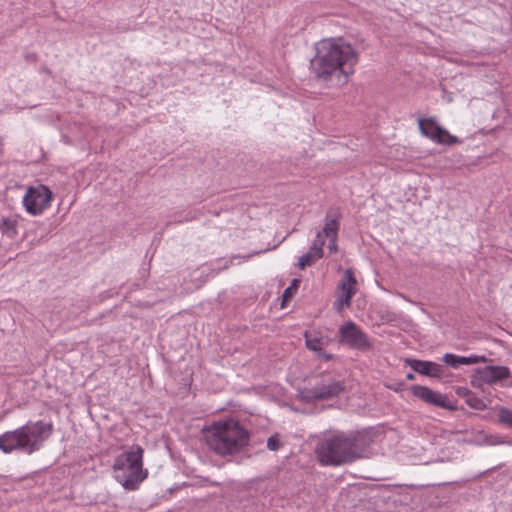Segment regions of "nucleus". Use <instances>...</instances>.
Here are the masks:
<instances>
[{"mask_svg": "<svg viewBox=\"0 0 512 512\" xmlns=\"http://www.w3.org/2000/svg\"><path fill=\"white\" fill-rule=\"evenodd\" d=\"M510 445H512V441L508 442Z\"/></svg>", "mask_w": 512, "mask_h": 512, "instance_id": "f704fd0d", "label": "nucleus"}, {"mask_svg": "<svg viewBox=\"0 0 512 512\" xmlns=\"http://www.w3.org/2000/svg\"><path fill=\"white\" fill-rule=\"evenodd\" d=\"M429 404L440 407V408H444V409H450V410L455 409L453 406H451L447 402L446 396L441 393H438V392H434V396H432V399Z\"/></svg>", "mask_w": 512, "mask_h": 512, "instance_id": "6ab92c4d", "label": "nucleus"}, {"mask_svg": "<svg viewBox=\"0 0 512 512\" xmlns=\"http://www.w3.org/2000/svg\"><path fill=\"white\" fill-rule=\"evenodd\" d=\"M207 446L219 456H232L248 446L249 431L233 418L219 420L209 425L204 432Z\"/></svg>", "mask_w": 512, "mask_h": 512, "instance_id": "7ed1b4c3", "label": "nucleus"}, {"mask_svg": "<svg viewBox=\"0 0 512 512\" xmlns=\"http://www.w3.org/2000/svg\"><path fill=\"white\" fill-rule=\"evenodd\" d=\"M299 285H300V280L293 279L290 286L284 290V293L282 296V298H283L282 307H284V304L286 302L290 301L293 298L294 294L298 290Z\"/></svg>", "mask_w": 512, "mask_h": 512, "instance_id": "412c9836", "label": "nucleus"}, {"mask_svg": "<svg viewBox=\"0 0 512 512\" xmlns=\"http://www.w3.org/2000/svg\"><path fill=\"white\" fill-rule=\"evenodd\" d=\"M345 390L343 381L332 378L322 379L320 383L312 388H302L298 390L297 398L307 404L317 401L330 400L339 396Z\"/></svg>", "mask_w": 512, "mask_h": 512, "instance_id": "423d86ee", "label": "nucleus"}, {"mask_svg": "<svg viewBox=\"0 0 512 512\" xmlns=\"http://www.w3.org/2000/svg\"><path fill=\"white\" fill-rule=\"evenodd\" d=\"M53 432V425L42 420L28 421L21 427L0 435V450L5 454L15 451L32 455L38 452Z\"/></svg>", "mask_w": 512, "mask_h": 512, "instance_id": "20e7f679", "label": "nucleus"}, {"mask_svg": "<svg viewBox=\"0 0 512 512\" xmlns=\"http://www.w3.org/2000/svg\"><path fill=\"white\" fill-rule=\"evenodd\" d=\"M461 365H471V364H477V363H485L487 362L486 356H478V355H471V356H461Z\"/></svg>", "mask_w": 512, "mask_h": 512, "instance_id": "5701e85b", "label": "nucleus"}, {"mask_svg": "<svg viewBox=\"0 0 512 512\" xmlns=\"http://www.w3.org/2000/svg\"><path fill=\"white\" fill-rule=\"evenodd\" d=\"M406 379H407V380H414V379H415V375H414L413 373H408V374L406 375Z\"/></svg>", "mask_w": 512, "mask_h": 512, "instance_id": "7c9ffc66", "label": "nucleus"}, {"mask_svg": "<svg viewBox=\"0 0 512 512\" xmlns=\"http://www.w3.org/2000/svg\"><path fill=\"white\" fill-rule=\"evenodd\" d=\"M410 390H411V393L413 396L421 399L422 401H424L427 404L430 403L432 396H434V392H435L432 389H430L429 387L422 386V385H413V386H411Z\"/></svg>", "mask_w": 512, "mask_h": 512, "instance_id": "dca6fc26", "label": "nucleus"}, {"mask_svg": "<svg viewBox=\"0 0 512 512\" xmlns=\"http://www.w3.org/2000/svg\"><path fill=\"white\" fill-rule=\"evenodd\" d=\"M466 404L475 409V410H484L486 408V404L484 401L479 398L475 393L468 395V399H466Z\"/></svg>", "mask_w": 512, "mask_h": 512, "instance_id": "4be33fe9", "label": "nucleus"}, {"mask_svg": "<svg viewBox=\"0 0 512 512\" xmlns=\"http://www.w3.org/2000/svg\"><path fill=\"white\" fill-rule=\"evenodd\" d=\"M43 71L46 72L47 74H51V71L48 68H44Z\"/></svg>", "mask_w": 512, "mask_h": 512, "instance_id": "473e14b6", "label": "nucleus"}, {"mask_svg": "<svg viewBox=\"0 0 512 512\" xmlns=\"http://www.w3.org/2000/svg\"><path fill=\"white\" fill-rule=\"evenodd\" d=\"M372 443L369 434L339 432L324 436L315 447V455L322 466H340L367 457Z\"/></svg>", "mask_w": 512, "mask_h": 512, "instance_id": "f03ea898", "label": "nucleus"}, {"mask_svg": "<svg viewBox=\"0 0 512 512\" xmlns=\"http://www.w3.org/2000/svg\"><path fill=\"white\" fill-rule=\"evenodd\" d=\"M229 263L230 262H227L224 266H223V269H227L229 267Z\"/></svg>", "mask_w": 512, "mask_h": 512, "instance_id": "72a5a7b5", "label": "nucleus"}, {"mask_svg": "<svg viewBox=\"0 0 512 512\" xmlns=\"http://www.w3.org/2000/svg\"><path fill=\"white\" fill-rule=\"evenodd\" d=\"M25 58L29 62H35L37 60V55L35 53H28L25 55Z\"/></svg>", "mask_w": 512, "mask_h": 512, "instance_id": "c756f323", "label": "nucleus"}, {"mask_svg": "<svg viewBox=\"0 0 512 512\" xmlns=\"http://www.w3.org/2000/svg\"><path fill=\"white\" fill-rule=\"evenodd\" d=\"M358 60V52L342 38L324 39L316 45L310 68L327 86H341L354 73Z\"/></svg>", "mask_w": 512, "mask_h": 512, "instance_id": "f257e3e1", "label": "nucleus"}, {"mask_svg": "<svg viewBox=\"0 0 512 512\" xmlns=\"http://www.w3.org/2000/svg\"><path fill=\"white\" fill-rule=\"evenodd\" d=\"M460 359H461V356H458V355H455L452 353H446L443 356V361L445 362V364H447L448 366L455 368V369L461 365Z\"/></svg>", "mask_w": 512, "mask_h": 512, "instance_id": "b1692460", "label": "nucleus"}, {"mask_svg": "<svg viewBox=\"0 0 512 512\" xmlns=\"http://www.w3.org/2000/svg\"><path fill=\"white\" fill-rule=\"evenodd\" d=\"M418 124L422 135L438 144L452 146L461 143L460 139L451 135L445 128L438 125L433 118L419 119Z\"/></svg>", "mask_w": 512, "mask_h": 512, "instance_id": "1a4fd4ad", "label": "nucleus"}, {"mask_svg": "<svg viewBox=\"0 0 512 512\" xmlns=\"http://www.w3.org/2000/svg\"><path fill=\"white\" fill-rule=\"evenodd\" d=\"M0 231L3 235L13 238L17 235V220L11 217H2Z\"/></svg>", "mask_w": 512, "mask_h": 512, "instance_id": "2eb2a0df", "label": "nucleus"}, {"mask_svg": "<svg viewBox=\"0 0 512 512\" xmlns=\"http://www.w3.org/2000/svg\"><path fill=\"white\" fill-rule=\"evenodd\" d=\"M406 363L411 367L413 371L424 376L441 378L444 374V367L436 362L418 359H406Z\"/></svg>", "mask_w": 512, "mask_h": 512, "instance_id": "f8f14e48", "label": "nucleus"}, {"mask_svg": "<svg viewBox=\"0 0 512 512\" xmlns=\"http://www.w3.org/2000/svg\"><path fill=\"white\" fill-rule=\"evenodd\" d=\"M385 386L392 391L400 392L404 390L406 384L404 381H394L392 383L386 384Z\"/></svg>", "mask_w": 512, "mask_h": 512, "instance_id": "a878e982", "label": "nucleus"}, {"mask_svg": "<svg viewBox=\"0 0 512 512\" xmlns=\"http://www.w3.org/2000/svg\"><path fill=\"white\" fill-rule=\"evenodd\" d=\"M339 343L360 351H367L372 347L366 333L352 321H348L340 326Z\"/></svg>", "mask_w": 512, "mask_h": 512, "instance_id": "6e6552de", "label": "nucleus"}, {"mask_svg": "<svg viewBox=\"0 0 512 512\" xmlns=\"http://www.w3.org/2000/svg\"><path fill=\"white\" fill-rule=\"evenodd\" d=\"M478 379L486 384H496L510 377V370L505 366H485L475 370Z\"/></svg>", "mask_w": 512, "mask_h": 512, "instance_id": "9b49d317", "label": "nucleus"}, {"mask_svg": "<svg viewBox=\"0 0 512 512\" xmlns=\"http://www.w3.org/2000/svg\"><path fill=\"white\" fill-rule=\"evenodd\" d=\"M341 215L336 209H329L324 218L323 233L329 240L328 249L330 253H335L338 250L337 238L340 229Z\"/></svg>", "mask_w": 512, "mask_h": 512, "instance_id": "9d476101", "label": "nucleus"}, {"mask_svg": "<svg viewBox=\"0 0 512 512\" xmlns=\"http://www.w3.org/2000/svg\"><path fill=\"white\" fill-rule=\"evenodd\" d=\"M143 454V448L134 444L114 459L115 478L124 489L136 490L147 478L148 471L143 469Z\"/></svg>", "mask_w": 512, "mask_h": 512, "instance_id": "39448f33", "label": "nucleus"}, {"mask_svg": "<svg viewBox=\"0 0 512 512\" xmlns=\"http://www.w3.org/2000/svg\"><path fill=\"white\" fill-rule=\"evenodd\" d=\"M53 193L45 185L30 186L23 197V205L31 215H40L50 207Z\"/></svg>", "mask_w": 512, "mask_h": 512, "instance_id": "0eeeda50", "label": "nucleus"}, {"mask_svg": "<svg viewBox=\"0 0 512 512\" xmlns=\"http://www.w3.org/2000/svg\"><path fill=\"white\" fill-rule=\"evenodd\" d=\"M356 285L357 280L352 269H346L338 287L340 290L339 294L344 296V301L347 307L351 305L352 297L356 293Z\"/></svg>", "mask_w": 512, "mask_h": 512, "instance_id": "ddd939ff", "label": "nucleus"}, {"mask_svg": "<svg viewBox=\"0 0 512 512\" xmlns=\"http://www.w3.org/2000/svg\"><path fill=\"white\" fill-rule=\"evenodd\" d=\"M281 447V442L278 438V434L270 436L267 440V448L271 451H277Z\"/></svg>", "mask_w": 512, "mask_h": 512, "instance_id": "393cba45", "label": "nucleus"}, {"mask_svg": "<svg viewBox=\"0 0 512 512\" xmlns=\"http://www.w3.org/2000/svg\"><path fill=\"white\" fill-rule=\"evenodd\" d=\"M456 393L459 397L465 398L466 400L468 399V395H471L473 392L466 387H458Z\"/></svg>", "mask_w": 512, "mask_h": 512, "instance_id": "cd10ccee", "label": "nucleus"}, {"mask_svg": "<svg viewBox=\"0 0 512 512\" xmlns=\"http://www.w3.org/2000/svg\"><path fill=\"white\" fill-rule=\"evenodd\" d=\"M316 353H317V357L318 358L323 359L325 361H329V360H331L333 358L332 354L323 352L322 350L320 352H316Z\"/></svg>", "mask_w": 512, "mask_h": 512, "instance_id": "c85d7f7f", "label": "nucleus"}, {"mask_svg": "<svg viewBox=\"0 0 512 512\" xmlns=\"http://www.w3.org/2000/svg\"><path fill=\"white\" fill-rule=\"evenodd\" d=\"M208 483H209V485H211V486H220V483H219V482H217V481H209Z\"/></svg>", "mask_w": 512, "mask_h": 512, "instance_id": "2f4dec72", "label": "nucleus"}, {"mask_svg": "<svg viewBox=\"0 0 512 512\" xmlns=\"http://www.w3.org/2000/svg\"><path fill=\"white\" fill-rule=\"evenodd\" d=\"M304 338H305L306 347L309 350L314 351V352H320L329 343L328 338L322 336L318 332L311 333V332L306 331L304 333Z\"/></svg>", "mask_w": 512, "mask_h": 512, "instance_id": "4468645a", "label": "nucleus"}, {"mask_svg": "<svg viewBox=\"0 0 512 512\" xmlns=\"http://www.w3.org/2000/svg\"><path fill=\"white\" fill-rule=\"evenodd\" d=\"M323 229L316 234L314 241L310 246V250L316 253V256L323 257V246L325 245Z\"/></svg>", "mask_w": 512, "mask_h": 512, "instance_id": "f3484780", "label": "nucleus"}, {"mask_svg": "<svg viewBox=\"0 0 512 512\" xmlns=\"http://www.w3.org/2000/svg\"><path fill=\"white\" fill-rule=\"evenodd\" d=\"M498 420L504 426L512 428V410L506 407H500L498 412Z\"/></svg>", "mask_w": 512, "mask_h": 512, "instance_id": "aec40b11", "label": "nucleus"}, {"mask_svg": "<svg viewBox=\"0 0 512 512\" xmlns=\"http://www.w3.org/2000/svg\"><path fill=\"white\" fill-rule=\"evenodd\" d=\"M344 307H347L344 301V296L339 294L336 301L334 302V308L337 312H341Z\"/></svg>", "mask_w": 512, "mask_h": 512, "instance_id": "bb28decb", "label": "nucleus"}, {"mask_svg": "<svg viewBox=\"0 0 512 512\" xmlns=\"http://www.w3.org/2000/svg\"><path fill=\"white\" fill-rule=\"evenodd\" d=\"M320 258L321 257L316 256V253L310 250L299 258L297 265L300 269H305L307 266H311L316 260Z\"/></svg>", "mask_w": 512, "mask_h": 512, "instance_id": "a211bd4d", "label": "nucleus"}]
</instances>
